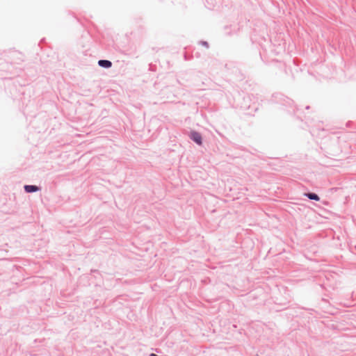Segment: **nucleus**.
Wrapping results in <instances>:
<instances>
[{
	"instance_id": "obj_1",
	"label": "nucleus",
	"mask_w": 356,
	"mask_h": 356,
	"mask_svg": "<svg viewBox=\"0 0 356 356\" xmlns=\"http://www.w3.org/2000/svg\"><path fill=\"white\" fill-rule=\"evenodd\" d=\"M189 138L191 140L195 143L198 145H202V137L200 133L196 131H191L189 134Z\"/></svg>"
},
{
	"instance_id": "obj_2",
	"label": "nucleus",
	"mask_w": 356,
	"mask_h": 356,
	"mask_svg": "<svg viewBox=\"0 0 356 356\" xmlns=\"http://www.w3.org/2000/svg\"><path fill=\"white\" fill-rule=\"evenodd\" d=\"M24 191L27 193H33L41 191V187L37 185H24Z\"/></svg>"
},
{
	"instance_id": "obj_3",
	"label": "nucleus",
	"mask_w": 356,
	"mask_h": 356,
	"mask_svg": "<svg viewBox=\"0 0 356 356\" xmlns=\"http://www.w3.org/2000/svg\"><path fill=\"white\" fill-rule=\"evenodd\" d=\"M98 65L104 69H108L112 66V62L109 60L101 59L98 60Z\"/></svg>"
},
{
	"instance_id": "obj_4",
	"label": "nucleus",
	"mask_w": 356,
	"mask_h": 356,
	"mask_svg": "<svg viewBox=\"0 0 356 356\" xmlns=\"http://www.w3.org/2000/svg\"><path fill=\"white\" fill-rule=\"evenodd\" d=\"M305 195L308 199H309L311 200H314V201H319L320 200L319 196L316 193H315L308 192V193H305Z\"/></svg>"
},
{
	"instance_id": "obj_5",
	"label": "nucleus",
	"mask_w": 356,
	"mask_h": 356,
	"mask_svg": "<svg viewBox=\"0 0 356 356\" xmlns=\"http://www.w3.org/2000/svg\"><path fill=\"white\" fill-rule=\"evenodd\" d=\"M200 43L207 49L209 47V43L207 41H200Z\"/></svg>"
},
{
	"instance_id": "obj_6",
	"label": "nucleus",
	"mask_w": 356,
	"mask_h": 356,
	"mask_svg": "<svg viewBox=\"0 0 356 356\" xmlns=\"http://www.w3.org/2000/svg\"><path fill=\"white\" fill-rule=\"evenodd\" d=\"M242 107H243L244 109L248 110V109H250V105H243V106H242Z\"/></svg>"
},
{
	"instance_id": "obj_7",
	"label": "nucleus",
	"mask_w": 356,
	"mask_h": 356,
	"mask_svg": "<svg viewBox=\"0 0 356 356\" xmlns=\"http://www.w3.org/2000/svg\"><path fill=\"white\" fill-rule=\"evenodd\" d=\"M293 100L289 99V102H288L289 104H293Z\"/></svg>"
},
{
	"instance_id": "obj_8",
	"label": "nucleus",
	"mask_w": 356,
	"mask_h": 356,
	"mask_svg": "<svg viewBox=\"0 0 356 356\" xmlns=\"http://www.w3.org/2000/svg\"><path fill=\"white\" fill-rule=\"evenodd\" d=\"M149 356H157V355H156V354H154V353H151V354L149 355Z\"/></svg>"
},
{
	"instance_id": "obj_9",
	"label": "nucleus",
	"mask_w": 356,
	"mask_h": 356,
	"mask_svg": "<svg viewBox=\"0 0 356 356\" xmlns=\"http://www.w3.org/2000/svg\"><path fill=\"white\" fill-rule=\"evenodd\" d=\"M246 98H248L249 99H250V96H247L246 97H244V101H245Z\"/></svg>"
},
{
	"instance_id": "obj_10",
	"label": "nucleus",
	"mask_w": 356,
	"mask_h": 356,
	"mask_svg": "<svg viewBox=\"0 0 356 356\" xmlns=\"http://www.w3.org/2000/svg\"><path fill=\"white\" fill-rule=\"evenodd\" d=\"M305 108L306 109H309V106H307Z\"/></svg>"
}]
</instances>
